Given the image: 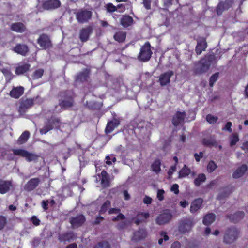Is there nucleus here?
<instances>
[{
  "instance_id": "f257e3e1",
  "label": "nucleus",
  "mask_w": 248,
  "mask_h": 248,
  "mask_svg": "<svg viewBox=\"0 0 248 248\" xmlns=\"http://www.w3.org/2000/svg\"><path fill=\"white\" fill-rule=\"evenodd\" d=\"M214 60V56L212 55L205 56L195 64L193 69L195 75H200L208 71Z\"/></svg>"
},
{
  "instance_id": "f03ea898",
  "label": "nucleus",
  "mask_w": 248,
  "mask_h": 248,
  "mask_svg": "<svg viewBox=\"0 0 248 248\" xmlns=\"http://www.w3.org/2000/svg\"><path fill=\"white\" fill-rule=\"evenodd\" d=\"M61 99L59 100V106L63 110L73 107L75 104V94L71 91H66L61 95Z\"/></svg>"
},
{
  "instance_id": "7ed1b4c3",
  "label": "nucleus",
  "mask_w": 248,
  "mask_h": 248,
  "mask_svg": "<svg viewBox=\"0 0 248 248\" xmlns=\"http://www.w3.org/2000/svg\"><path fill=\"white\" fill-rule=\"evenodd\" d=\"M151 47V44L149 41L146 42L141 46L138 56V59L140 61L146 62L150 60L153 54Z\"/></svg>"
},
{
  "instance_id": "20e7f679",
  "label": "nucleus",
  "mask_w": 248,
  "mask_h": 248,
  "mask_svg": "<svg viewBox=\"0 0 248 248\" xmlns=\"http://www.w3.org/2000/svg\"><path fill=\"white\" fill-rule=\"evenodd\" d=\"M12 151L14 155L25 157L26 160L28 162H31L32 161H36L39 157V155L30 153L24 149H13Z\"/></svg>"
},
{
  "instance_id": "39448f33",
  "label": "nucleus",
  "mask_w": 248,
  "mask_h": 248,
  "mask_svg": "<svg viewBox=\"0 0 248 248\" xmlns=\"http://www.w3.org/2000/svg\"><path fill=\"white\" fill-rule=\"evenodd\" d=\"M194 224L192 218H185L179 222L178 230L181 233H186L191 231Z\"/></svg>"
},
{
  "instance_id": "423d86ee",
  "label": "nucleus",
  "mask_w": 248,
  "mask_h": 248,
  "mask_svg": "<svg viewBox=\"0 0 248 248\" xmlns=\"http://www.w3.org/2000/svg\"><path fill=\"white\" fill-rule=\"evenodd\" d=\"M76 18L79 23H85L91 18L92 12L87 9H80L76 14Z\"/></svg>"
},
{
  "instance_id": "0eeeda50",
  "label": "nucleus",
  "mask_w": 248,
  "mask_h": 248,
  "mask_svg": "<svg viewBox=\"0 0 248 248\" xmlns=\"http://www.w3.org/2000/svg\"><path fill=\"white\" fill-rule=\"evenodd\" d=\"M238 234L239 232L235 228H229L225 232L224 242L227 244L232 243L237 239Z\"/></svg>"
},
{
  "instance_id": "6e6552de",
  "label": "nucleus",
  "mask_w": 248,
  "mask_h": 248,
  "mask_svg": "<svg viewBox=\"0 0 248 248\" xmlns=\"http://www.w3.org/2000/svg\"><path fill=\"white\" fill-rule=\"evenodd\" d=\"M37 43L43 49H49L52 46L50 36L46 33H42L39 35Z\"/></svg>"
},
{
  "instance_id": "1a4fd4ad",
  "label": "nucleus",
  "mask_w": 248,
  "mask_h": 248,
  "mask_svg": "<svg viewBox=\"0 0 248 248\" xmlns=\"http://www.w3.org/2000/svg\"><path fill=\"white\" fill-rule=\"evenodd\" d=\"M172 215L169 210H164L156 218V223L159 225L168 223L172 219Z\"/></svg>"
},
{
  "instance_id": "9d476101",
  "label": "nucleus",
  "mask_w": 248,
  "mask_h": 248,
  "mask_svg": "<svg viewBox=\"0 0 248 248\" xmlns=\"http://www.w3.org/2000/svg\"><path fill=\"white\" fill-rule=\"evenodd\" d=\"M60 123V120L58 118H53L51 117L50 118L47 119V122L46 123V125H45L40 130V132L41 134H46L48 131L53 129V124H58Z\"/></svg>"
},
{
  "instance_id": "9b49d317",
  "label": "nucleus",
  "mask_w": 248,
  "mask_h": 248,
  "mask_svg": "<svg viewBox=\"0 0 248 248\" xmlns=\"http://www.w3.org/2000/svg\"><path fill=\"white\" fill-rule=\"evenodd\" d=\"M233 0H225L220 1L216 8L217 15H221L224 11L228 10L232 5Z\"/></svg>"
},
{
  "instance_id": "f8f14e48",
  "label": "nucleus",
  "mask_w": 248,
  "mask_h": 248,
  "mask_svg": "<svg viewBox=\"0 0 248 248\" xmlns=\"http://www.w3.org/2000/svg\"><path fill=\"white\" fill-rule=\"evenodd\" d=\"M86 220L85 217L82 214H79L75 217H72L69 219V222L71 224L72 227L74 228H78L82 225Z\"/></svg>"
},
{
  "instance_id": "ddd939ff",
  "label": "nucleus",
  "mask_w": 248,
  "mask_h": 248,
  "mask_svg": "<svg viewBox=\"0 0 248 248\" xmlns=\"http://www.w3.org/2000/svg\"><path fill=\"white\" fill-rule=\"evenodd\" d=\"M174 75V72L170 70L161 74L159 77V82L161 86H165L170 82V78Z\"/></svg>"
},
{
  "instance_id": "4468645a",
  "label": "nucleus",
  "mask_w": 248,
  "mask_h": 248,
  "mask_svg": "<svg viewBox=\"0 0 248 248\" xmlns=\"http://www.w3.org/2000/svg\"><path fill=\"white\" fill-rule=\"evenodd\" d=\"M40 180L39 178H33L29 180L25 185L24 189L27 192L34 190L39 185Z\"/></svg>"
},
{
  "instance_id": "2eb2a0df",
  "label": "nucleus",
  "mask_w": 248,
  "mask_h": 248,
  "mask_svg": "<svg viewBox=\"0 0 248 248\" xmlns=\"http://www.w3.org/2000/svg\"><path fill=\"white\" fill-rule=\"evenodd\" d=\"M186 117V113L185 111L181 112L177 111L173 116L172 124L175 126H178L183 123Z\"/></svg>"
},
{
  "instance_id": "dca6fc26",
  "label": "nucleus",
  "mask_w": 248,
  "mask_h": 248,
  "mask_svg": "<svg viewBox=\"0 0 248 248\" xmlns=\"http://www.w3.org/2000/svg\"><path fill=\"white\" fill-rule=\"evenodd\" d=\"M61 5L59 0H47L43 3L42 7L45 10H51L60 7Z\"/></svg>"
},
{
  "instance_id": "f3484780",
  "label": "nucleus",
  "mask_w": 248,
  "mask_h": 248,
  "mask_svg": "<svg viewBox=\"0 0 248 248\" xmlns=\"http://www.w3.org/2000/svg\"><path fill=\"white\" fill-rule=\"evenodd\" d=\"M13 51L23 56H26L29 52L28 46L24 44L18 43L13 49Z\"/></svg>"
},
{
  "instance_id": "a211bd4d",
  "label": "nucleus",
  "mask_w": 248,
  "mask_h": 248,
  "mask_svg": "<svg viewBox=\"0 0 248 248\" xmlns=\"http://www.w3.org/2000/svg\"><path fill=\"white\" fill-rule=\"evenodd\" d=\"M207 47V44L205 38L201 37L197 40L195 48V52L197 55H200L202 51H205Z\"/></svg>"
},
{
  "instance_id": "6ab92c4d",
  "label": "nucleus",
  "mask_w": 248,
  "mask_h": 248,
  "mask_svg": "<svg viewBox=\"0 0 248 248\" xmlns=\"http://www.w3.org/2000/svg\"><path fill=\"white\" fill-rule=\"evenodd\" d=\"M92 32V28L88 26L86 28H82L79 31V38L82 42H85L87 41L90 34Z\"/></svg>"
},
{
  "instance_id": "aec40b11",
  "label": "nucleus",
  "mask_w": 248,
  "mask_h": 248,
  "mask_svg": "<svg viewBox=\"0 0 248 248\" xmlns=\"http://www.w3.org/2000/svg\"><path fill=\"white\" fill-rule=\"evenodd\" d=\"M13 186L12 181L0 180V193L5 194L8 192Z\"/></svg>"
},
{
  "instance_id": "412c9836",
  "label": "nucleus",
  "mask_w": 248,
  "mask_h": 248,
  "mask_svg": "<svg viewBox=\"0 0 248 248\" xmlns=\"http://www.w3.org/2000/svg\"><path fill=\"white\" fill-rule=\"evenodd\" d=\"M10 29L11 31L17 33H23L27 31L26 25L22 22L12 23L10 26Z\"/></svg>"
},
{
  "instance_id": "4be33fe9",
  "label": "nucleus",
  "mask_w": 248,
  "mask_h": 248,
  "mask_svg": "<svg viewBox=\"0 0 248 248\" xmlns=\"http://www.w3.org/2000/svg\"><path fill=\"white\" fill-rule=\"evenodd\" d=\"M149 216V213L148 212H140L133 218V220L136 225H139L141 223L146 222Z\"/></svg>"
},
{
  "instance_id": "5701e85b",
  "label": "nucleus",
  "mask_w": 248,
  "mask_h": 248,
  "mask_svg": "<svg viewBox=\"0 0 248 248\" xmlns=\"http://www.w3.org/2000/svg\"><path fill=\"white\" fill-rule=\"evenodd\" d=\"M90 70L87 68L84 69L82 71L77 74L75 80L77 82H84L89 78Z\"/></svg>"
},
{
  "instance_id": "b1692460",
  "label": "nucleus",
  "mask_w": 248,
  "mask_h": 248,
  "mask_svg": "<svg viewBox=\"0 0 248 248\" xmlns=\"http://www.w3.org/2000/svg\"><path fill=\"white\" fill-rule=\"evenodd\" d=\"M24 92V88L22 86L14 87L9 93L11 97L15 99H18L21 96Z\"/></svg>"
},
{
  "instance_id": "393cba45",
  "label": "nucleus",
  "mask_w": 248,
  "mask_h": 248,
  "mask_svg": "<svg viewBox=\"0 0 248 248\" xmlns=\"http://www.w3.org/2000/svg\"><path fill=\"white\" fill-rule=\"evenodd\" d=\"M178 5H180L179 0H163V6L167 9L175 11L178 9Z\"/></svg>"
},
{
  "instance_id": "a878e982",
  "label": "nucleus",
  "mask_w": 248,
  "mask_h": 248,
  "mask_svg": "<svg viewBox=\"0 0 248 248\" xmlns=\"http://www.w3.org/2000/svg\"><path fill=\"white\" fill-rule=\"evenodd\" d=\"M76 236L72 231L66 232L59 236V240L61 242L70 241L75 239Z\"/></svg>"
},
{
  "instance_id": "bb28decb",
  "label": "nucleus",
  "mask_w": 248,
  "mask_h": 248,
  "mask_svg": "<svg viewBox=\"0 0 248 248\" xmlns=\"http://www.w3.org/2000/svg\"><path fill=\"white\" fill-rule=\"evenodd\" d=\"M203 200L201 198L195 199L191 203L190 211L194 213L197 211L202 206Z\"/></svg>"
},
{
  "instance_id": "cd10ccee",
  "label": "nucleus",
  "mask_w": 248,
  "mask_h": 248,
  "mask_svg": "<svg viewBox=\"0 0 248 248\" xmlns=\"http://www.w3.org/2000/svg\"><path fill=\"white\" fill-rule=\"evenodd\" d=\"M121 24L124 28L132 25L134 20L133 18L128 15H123L120 19Z\"/></svg>"
},
{
  "instance_id": "c85d7f7f",
  "label": "nucleus",
  "mask_w": 248,
  "mask_h": 248,
  "mask_svg": "<svg viewBox=\"0 0 248 248\" xmlns=\"http://www.w3.org/2000/svg\"><path fill=\"white\" fill-rule=\"evenodd\" d=\"M232 188L229 186H225L221 188L220 190L219 193L217 196V199L221 200L227 197L232 192Z\"/></svg>"
},
{
  "instance_id": "c756f323",
  "label": "nucleus",
  "mask_w": 248,
  "mask_h": 248,
  "mask_svg": "<svg viewBox=\"0 0 248 248\" xmlns=\"http://www.w3.org/2000/svg\"><path fill=\"white\" fill-rule=\"evenodd\" d=\"M101 184L103 187H108L110 186V178L107 172L103 170L101 172Z\"/></svg>"
},
{
  "instance_id": "7c9ffc66",
  "label": "nucleus",
  "mask_w": 248,
  "mask_h": 248,
  "mask_svg": "<svg viewBox=\"0 0 248 248\" xmlns=\"http://www.w3.org/2000/svg\"><path fill=\"white\" fill-rule=\"evenodd\" d=\"M202 143L205 146L208 147H217V143L216 140L215 136H211L207 138H204L202 139Z\"/></svg>"
},
{
  "instance_id": "2f4dec72",
  "label": "nucleus",
  "mask_w": 248,
  "mask_h": 248,
  "mask_svg": "<svg viewBox=\"0 0 248 248\" xmlns=\"http://www.w3.org/2000/svg\"><path fill=\"white\" fill-rule=\"evenodd\" d=\"M248 170V167L246 164H243L238 167L233 173L232 177L234 179L241 177L244 175Z\"/></svg>"
},
{
  "instance_id": "473e14b6",
  "label": "nucleus",
  "mask_w": 248,
  "mask_h": 248,
  "mask_svg": "<svg viewBox=\"0 0 248 248\" xmlns=\"http://www.w3.org/2000/svg\"><path fill=\"white\" fill-rule=\"evenodd\" d=\"M147 232L146 230L143 229H140L138 231L134 232L132 240L138 241L145 238Z\"/></svg>"
},
{
  "instance_id": "72a5a7b5",
  "label": "nucleus",
  "mask_w": 248,
  "mask_h": 248,
  "mask_svg": "<svg viewBox=\"0 0 248 248\" xmlns=\"http://www.w3.org/2000/svg\"><path fill=\"white\" fill-rule=\"evenodd\" d=\"M119 121L116 119L108 122L105 128L106 133H110L116 127H117L119 125Z\"/></svg>"
},
{
  "instance_id": "f704fd0d",
  "label": "nucleus",
  "mask_w": 248,
  "mask_h": 248,
  "mask_svg": "<svg viewBox=\"0 0 248 248\" xmlns=\"http://www.w3.org/2000/svg\"><path fill=\"white\" fill-rule=\"evenodd\" d=\"M245 216L243 211H238L233 214L230 215L228 217L230 221L233 223H237L241 220Z\"/></svg>"
},
{
  "instance_id": "c9c22d12",
  "label": "nucleus",
  "mask_w": 248,
  "mask_h": 248,
  "mask_svg": "<svg viewBox=\"0 0 248 248\" xmlns=\"http://www.w3.org/2000/svg\"><path fill=\"white\" fill-rule=\"evenodd\" d=\"M216 219V216L214 213H209L204 216L203 223L205 225H209L212 223Z\"/></svg>"
},
{
  "instance_id": "e433bc0d",
  "label": "nucleus",
  "mask_w": 248,
  "mask_h": 248,
  "mask_svg": "<svg viewBox=\"0 0 248 248\" xmlns=\"http://www.w3.org/2000/svg\"><path fill=\"white\" fill-rule=\"evenodd\" d=\"M30 68V65L28 63H25L19 65L16 68L15 73L16 75L23 74L28 72Z\"/></svg>"
},
{
  "instance_id": "4c0bfd02",
  "label": "nucleus",
  "mask_w": 248,
  "mask_h": 248,
  "mask_svg": "<svg viewBox=\"0 0 248 248\" xmlns=\"http://www.w3.org/2000/svg\"><path fill=\"white\" fill-rule=\"evenodd\" d=\"M86 105L89 109L92 110H100L103 106L102 103L96 101H90L89 103L87 102Z\"/></svg>"
},
{
  "instance_id": "58836bf2",
  "label": "nucleus",
  "mask_w": 248,
  "mask_h": 248,
  "mask_svg": "<svg viewBox=\"0 0 248 248\" xmlns=\"http://www.w3.org/2000/svg\"><path fill=\"white\" fill-rule=\"evenodd\" d=\"M191 173V170L187 166L184 165L183 167L179 171L178 177L184 178L188 176Z\"/></svg>"
},
{
  "instance_id": "ea45409f",
  "label": "nucleus",
  "mask_w": 248,
  "mask_h": 248,
  "mask_svg": "<svg viewBox=\"0 0 248 248\" xmlns=\"http://www.w3.org/2000/svg\"><path fill=\"white\" fill-rule=\"evenodd\" d=\"M38 99H40L41 100H42V98L39 96H37L36 97L35 99L34 98H26V99L24 100L21 103L27 109L32 107L34 104V100H37Z\"/></svg>"
},
{
  "instance_id": "a19ab883",
  "label": "nucleus",
  "mask_w": 248,
  "mask_h": 248,
  "mask_svg": "<svg viewBox=\"0 0 248 248\" xmlns=\"http://www.w3.org/2000/svg\"><path fill=\"white\" fill-rule=\"evenodd\" d=\"M30 137V133L28 131H25L22 133L17 140L18 144H23L26 142Z\"/></svg>"
},
{
  "instance_id": "79ce46f5",
  "label": "nucleus",
  "mask_w": 248,
  "mask_h": 248,
  "mask_svg": "<svg viewBox=\"0 0 248 248\" xmlns=\"http://www.w3.org/2000/svg\"><path fill=\"white\" fill-rule=\"evenodd\" d=\"M126 36L125 32L123 31L116 32L114 35V39L119 42H123L125 41Z\"/></svg>"
},
{
  "instance_id": "37998d69",
  "label": "nucleus",
  "mask_w": 248,
  "mask_h": 248,
  "mask_svg": "<svg viewBox=\"0 0 248 248\" xmlns=\"http://www.w3.org/2000/svg\"><path fill=\"white\" fill-rule=\"evenodd\" d=\"M161 161L158 159H156L151 165L152 170L156 173H159L161 170Z\"/></svg>"
},
{
  "instance_id": "c03bdc74",
  "label": "nucleus",
  "mask_w": 248,
  "mask_h": 248,
  "mask_svg": "<svg viewBox=\"0 0 248 248\" xmlns=\"http://www.w3.org/2000/svg\"><path fill=\"white\" fill-rule=\"evenodd\" d=\"M111 206V202L109 200H106L101 206L99 213L100 214H105Z\"/></svg>"
},
{
  "instance_id": "a18cd8bd",
  "label": "nucleus",
  "mask_w": 248,
  "mask_h": 248,
  "mask_svg": "<svg viewBox=\"0 0 248 248\" xmlns=\"http://www.w3.org/2000/svg\"><path fill=\"white\" fill-rule=\"evenodd\" d=\"M229 140L230 146H234L239 141L238 134L236 133L232 134L229 137Z\"/></svg>"
},
{
  "instance_id": "49530a36",
  "label": "nucleus",
  "mask_w": 248,
  "mask_h": 248,
  "mask_svg": "<svg viewBox=\"0 0 248 248\" xmlns=\"http://www.w3.org/2000/svg\"><path fill=\"white\" fill-rule=\"evenodd\" d=\"M206 176L203 173L200 174L198 175V177L194 180V184L196 186H199L202 183L204 182L206 180Z\"/></svg>"
},
{
  "instance_id": "de8ad7c7",
  "label": "nucleus",
  "mask_w": 248,
  "mask_h": 248,
  "mask_svg": "<svg viewBox=\"0 0 248 248\" xmlns=\"http://www.w3.org/2000/svg\"><path fill=\"white\" fill-rule=\"evenodd\" d=\"M44 71L43 69L39 68L36 70L32 75L33 79H37L41 78L43 75Z\"/></svg>"
},
{
  "instance_id": "09e8293b",
  "label": "nucleus",
  "mask_w": 248,
  "mask_h": 248,
  "mask_svg": "<svg viewBox=\"0 0 248 248\" xmlns=\"http://www.w3.org/2000/svg\"><path fill=\"white\" fill-rule=\"evenodd\" d=\"M219 73L216 72L212 75L209 78V86L211 87H213L215 83L217 81L219 78Z\"/></svg>"
},
{
  "instance_id": "8fccbe9b",
  "label": "nucleus",
  "mask_w": 248,
  "mask_h": 248,
  "mask_svg": "<svg viewBox=\"0 0 248 248\" xmlns=\"http://www.w3.org/2000/svg\"><path fill=\"white\" fill-rule=\"evenodd\" d=\"M93 248H110L109 243L106 241L99 242Z\"/></svg>"
},
{
  "instance_id": "3c124183",
  "label": "nucleus",
  "mask_w": 248,
  "mask_h": 248,
  "mask_svg": "<svg viewBox=\"0 0 248 248\" xmlns=\"http://www.w3.org/2000/svg\"><path fill=\"white\" fill-rule=\"evenodd\" d=\"M206 121L210 124H214L217 123L218 120V117L217 116H213L211 114H208L206 118Z\"/></svg>"
},
{
  "instance_id": "603ef678",
  "label": "nucleus",
  "mask_w": 248,
  "mask_h": 248,
  "mask_svg": "<svg viewBox=\"0 0 248 248\" xmlns=\"http://www.w3.org/2000/svg\"><path fill=\"white\" fill-rule=\"evenodd\" d=\"M7 224V217L3 215H0V231L2 230Z\"/></svg>"
},
{
  "instance_id": "864d4df0",
  "label": "nucleus",
  "mask_w": 248,
  "mask_h": 248,
  "mask_svg": "<svg viewBox=\"0 0 248 248\" xmlns=\"http://www.w3.org/2000/svg\"><path fill=\"white\" fill-rule=\"evenodd\" d=\"M217 168V165L214 161H210L207 166V170L209 172H212Z\"/></svg>"
},
{
  "instance_id": "5fc2aeb1",
  "label": "nucleus",
  "mask_w": 248,
  "mask_h": 248,
  "mask_svg": "<svg viewBox=\"0 0 248 248\" xmlns=\"http://www.w3.org/2000/svg\"><path fill=\"white\" fill-rule=\"evenodd\" d=\"M106 10L109 13L117 11V8L111 3H108L106 5Z\"/></svg>"
},
{
  "instance_id": "6e6d98bb",
  "label": "nucleus",
  "mask_w": 248,
  "mask_h": 248,
  "mask_svg": "<svg viewBox=\"0 0 248 248\" xmlns=\"http://www.w3.org/2000/svg\"><path fill=\"white\" fill-rule=\"evenodd\" d=\"M30 220L32 223L35 226H37L40 225V220L36 216H32Z\"/></svg>"
},
{
  "instance_id": "4d7b16f0",
  "label": "nucleus",
  "mask_w": 248,
  "mask_h": 248,
  "mask_svg": "<svg viewBox=\"0 0 248 248\" xmlns=\"http://www.w3.org/2000/svg\"><path fill=\"white\" fill-rule=\"evenodd\" d=\"M165 191L163 189H159L157 191V198L158 200L160 201H161L163 200L164 197V194Z\"/></svg>"
},
{
  "instance_id": "13d9d810",
  "label": "nucleus",
  "mask_w": 248,
  "mask_h": 248,
  "mask_svg": "<svg viewBox=\"0 0 248 248\" xmlns=\"http://www.w3.org/2000/svg\"><path fill=\"white\" fill-rule=\"evenodd\" d=\"M232 126V123L231 122H228L225 127L222 128L223 130H227L229 132H232V129L231 128V127Z\"/></svg>"
},
{
  "instance_id": "bf43d9fd",
  "label": "nucleus",
  "mask_w": 248,
  "mask_h": 248,
  "mask_svg": "<svg viewBox=\"0 0 248 248\" xmlns=\"http://www.w3.org/2000/svg\"><path fill=\"white\" fill-rule=\"evenodd\" d=\"M48 203L49 201L48 200H43L41 202V205L43 209L46 211L48 209Z\"/></svg>"
},
{
  "instance_id": "052dcab7",
  "label": "nucleus",
  "mask_w": 248,
  "mask_h": 248,
  "mask_svg": "<svg viewBox=\"0 0 248 248\" xmlns=\"http://www.w3.org/2000/svg\"><path fill=\"white\" fill-rule=\"evenodd\" d=\"M125 218V217L124 216V215L122 213H119L117 216V217H114V218H112V221H117L120 219H122V220H124Z\"/></svg>"
},
{
  "instance_id": "680f3d73",
  "label": "nucleus",
  "mask_w": 248,
  "mask_h": 248,
  "mask_svg": "<svg viewBox=\"0 0 248 248\" xmlns=\"http://www.w3.org/2000/svg\"><path fill=\"white\" fill-rule=\"evenodd\" d=\"M176 168L177 166H176V165H174L170 167V168L168 171V174L169 177H171L173 173L176 171Z\"/></svg>"
},
{
  "instance_id": "e2e57ef3",
  "label": "nucleus",
  "mask_w": 248,
  "mask_h": 248,
  "mask_svg": "<svg viewBox=\"0 0 248 248\" xmlns=\"http://www.w3.org/2000/svg\"><path fill=\"white\" fill-rule=\"evenodd\" d=\"M151 3L150 0H143V5L147 10L151 9Z\"/></svg>"
},
{
  "instance_id": "0e129e2a",
  "label": "nucleus",
  "mask_w": 248,
  "mask_h": 248,
  "mask_svg": "<svg viewBox=\"0 0 248 248\" xmlns=\"http://www.w3.org/2000/svg\"><path fill=\"white\" fill-rule=\"evenodd\" d=\"M171 190L173 191L175 194H178L179 192L178 185L177 184H173L171 187Z\"/></svg>"
},
{
  "instance_id": "69168bd1",
  "label": "nucleus",
  "mask_w": 248,
  "mask_h": 248,
  "mask_svg": "<svg viewBox=\"0 0 248 248\" xmlns=\"http://www.w3.org/2000/svg\"><path fill=\"white\" fill-rule=\"evenodd\" d=\"M120 212V209L117 208H110L108 210V213L109 215L113 214H118Z\"/></svg>"
},
{
  "instance_id": "338daca9",
  "label": "nucleus",
  "mask_w": 248,
  "mask_h": 248,
  "mask_svg": "<svg viewBox=\"0 0 248 248\" xmlns=\"http://www.w3.org/2000/svg\"><path fill=\"white\" fill-rule=\"evenodd\" d=\"M152 199L148 196H145L143 199V202L146 204H150L152 203Z\"/></svg>"
},
{
  "instance_id": "774afa93",
  "label": "nucleus",
  "mask_w": 248,
  "mask_h": 248,
  "mask_svg": "<svg viewBox=\"0 0 248 248\" xmlns=\"http://www.w3.org/2000/svg\"><path fill=\"white\" fill-rule=\"evenodd\" d=\"M241 149L245 152H248V141L244 142L241 146Z\"/></svg>"
}]
</instances>
